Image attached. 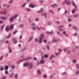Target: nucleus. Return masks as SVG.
Listing matches in <instances>:
<instances>
[{
	"label": "nucleus",
	"mask_w": 79,
	"mask_h": 79,
	"mask_svg": "<svg viewBox=\"0 0 79 79\" xmlns=\"http://www.w3.org/2000/svg\"><path fill=\"white\" fill-rule=\"evenodd\" d=\"M79 74V70H77L76 72V75H77Z\"/></svg>",
	"instance_id": "nucleus-27"
},
{
	"label": "nucleus",
	"mask_w": 79,
	"mask_h": 79,
	"mask_svg": "<svg viewBox=\"0 0 79 79\" xmlns=\"http://www.w3.org/2000/svg\"><path fill=\"white\" fill-rule=\"evenodd\" d=\"M4 69L5 71V74H8V67L7 66H6L4 67Z\"/></svg>",
	"instance_id": "nucleus-5"
},
{
	"label": "nucleus",
	"mask_w": 79,
	"mask_h": 79,
	"mask_svg": "<svg viewBox=\"0 0 79 79\" xmlns=\"http://www.w3.org/2000/svg\"><path fill=\"white\" fill-rule=\"evenodd\" d=\"M3 27H4V25H2L1 27V30L2 31V30H3Z\"/></svg>",
	"instance_id": "nucleus-44"
},
{
	"label": "nucleus",
	"mask_w": 79,
	"mask_h": 79,
	"mask_svg": "<svg viewBox=\"0 0 79 79\" xmlns=\"http://www.w3.org/2000/svg\"><path fill=\"white\" fill-rule=\"evenodd\" d=\"M13 2V0H11L9 2V3H11Z\"/></svg>",
	"instance_id": "nucleus-35"
},
{
	"label": "nucleus",
	"mask_w": 79,
	"mask_h": 79,
	"mask_svg": "<svg viewBox=\"0 0 79 79\" xmlns=\"http://www.w3.org/2000/svg\"><path fill=\"white\" fill-rule=\"evenodd\" d=\"M62 34L64 35V34H66V32H65L64 31H63L62 32Z\"/></svg>",
	"instance_id": "nucleus-43"
},
{
	"label": "nucleus",
	"mask_w": 79,
	"mask_h": 79,
	"mask_svg": "<svg viewBox=\"0 0 79 79\" xmlns=\"http://www.w3.org/2000/svg\"><path fill=\"white\" fill-rule=\"evenodd\" d=\"M46 33L47 34H52L53 33V31H52L51 32L50 31H47Z\"/></svg>",
	"instance_id": "nucleus-15"
},
{
	"label": "nucleus",
	"mask_w": 79,
	"mask_h": 79,
	"mask_svg": "<svg viewBox=\"0 0 79 79\" xmlns=\"http://www.w3.org/2000/svg\"><path fill=\"white\" fill-rule=\"evenodd\" d=\"M59 31H63V26H59Z\"/></svg>",
	"instance_id": "nucleus-13"
},
{
	"label": "nucleus",
	"mask_w": 79,
	"mask_h": 79,
	"mask_svg": "<svg viewBox=\"0 0 79 79\" xmlns=\"http://www.w3.org/2000/svg\"><path fill=\"white\" fill-rule=\"evenodd\" d=\"M15 78H18V74H15Z\"/></svg>",
	"instance_id": "nucleus-41"
},
{
	"label": "nucleus",
	"mask_w": 79,
	"mask_h": 79,
	"mask_svg": "<svg viewBox=\"0 0 79 79\" xmlns=\"http://www.w3.org/2000/svg\"><path fill=\"white\" fill-rule=\"evenodd\" d=\"M7 12V11L6 10L0 11V13H1V14H3V15H6Z\"/></svg>",
	"instance_id": "nucleus-6"
},
{
	"label": "nucleus",
	"mask_w": 79,
	"mask_h": 79,
	"mask_svg": "<svg viewBox=\"0 0 79 79\" xmlns=\"http://www.w3.org/2000/svg\"><path fill=\"white\" fill-rule=\"evenodd\" d=\"M28 58H27L25 59H24V60H20V61H17V63L19 64V63H20V62H22V61H24V60H28Z\"/></svg>",
	"instance_id": "nucleus-8"
},
{
	"label": "nucleus",
	"mask_w": 79,
	"mask_h": 79,
	"mask_svg": "<svg viewBox=\"0 0 79 79\" xmlns=\"http://www.w3.org/2000/svg\"><path fill=\"white\" fill-rule=\"evenodd\" d=\"M57 33L58 35H59V34H60V31H57Z\"/></svg>",
	"instance_id": "nucleus-59"
},
{
	"label": "nucleus",
	"mask_w": 79,
	"mask_h": 79,
	"mask_svg": "<svg viewBox=\"0 0 79 79\" xmlns=\"http://www.w3.org/2000/svg\"><path fill=\"white\" fill-rule=\"evenodd\" d=\"M29 7H32V8H34L35 7L37 6V5H34L31 4L29 5Z\"/></svg>",
	"instance_id": "nucleus-7"
},
{
	"label": "nucleus",
	"mask_w": 79,
	"mask_h": 79,
	"mask_svg": "<svg viewBox=\"0 0 79 79\" xmlns=\"http://www.w3.org/2000/svg\"><path fill=\"white\" fill-rule=\"evenodd\" d=\"M13 40L15 44H17V39L16 38H13Z\"/></svg>",
	"instance_id": "nucleus-12"
},
{
	"label": "nucleus",
	"mask_w": 79,
	"mask_h": 79,
	"mask_svg": "<svg viewBox=\"0 0 79 79\" xmlns=\"http://www.w3.org/2000/svg\"><path fill=\"white\" fill-rule=\"evenodd\" d=\"M11 36V34L9 35L8 36L6 37V39H8V38H10V36Z\"/></svg>",
	"instance_id": "nucleus-37"
},
{
	"label": "nucleus",
	"mask_w": 79,
	"mask_h": 79,
	"mask_svg": "<svg viewBox=\"0 0 79 79\" xmlns=\"http://www.w3.org/2000/svg\"><path fill=\"white\" fill-rule=\"evenodd\" d=\"M78 15L77 14H76V15L74 14V15H73V17H75V18L76 17H78Z\"/></svg>",
	"instance_id": "nucleus-28"
},
{
	"label": "nucleus",
	"mask_w": 79,
	"mask_h": 79,
	"mask_svg": "<svg viewBox=\"0 0 79 79\" xmlns=\"http://www.w3.org/2000/svg\"><path fill=\"white\" fill-rule=\"evenodd\" d=\"M57 42V40H56V38H54L52 41V43H54L55 42Z\"/></svg>",
	"instance_id": "nucleus-16"
},
{
	"label": "nucleus",
	"mask_w": 79,
	"mask_h": 79,
	"mask_svg": "<svg viewBox=\"0 0 79 79\" xmlns=\"http://www.w3.org/2000/svg\"><path fill=\"white\" fill-rule=\"evenodd\" d=\"M17 32H18V31H17V30L14 31L13 34H15V33H17Z\"/></svg>",
	"instance_id": "nucleus-40"
},
{
	"label": "nucleus",
	"mask_w": 79,
	"mask_h": 79,
	"mask_svg": "<svg viewBox=\"0 0 79 79\" xmlns=\"http://www.w3.org/2000/svg\"><path fill=\"white\" fill-rule=\"evenodd\" d=\"M68 21L70 22L71 21H72V19H71V18H69L68 19Z\"/></svg>",
	"instance_id": "nucleus-33"
},
{
	"label": "nucleus",
	"mask_w": 79,
	"mask_h": 79,
	"mask_svg": "<svg viewBox=\"0 0 79 79\" xmlns=\"http://www.w3.org/2000/svg\"><path fill=\"white\" fill-rule=\"evenodd\" d=\"M6 44H8V43H9V41H6Z\"/></svg>",
	"instance_id": "nucleus-61"
},
{
	"label": "nucleus",
	"mask_w": 79,
	"mask_h": 79,
	"mask_svg": "<svg viewBox=\"0 0 79 79\" xmlns=\"http://www.w3.org/2000/svg\"><path fill=\"white\" fill-rule=\"evenodd\" d=\"M64 3H65L66 4V5H70V4H71V3L70 2H69L68 1L66 0L64 1V2L63 3V4H64Z\"/></svg>",
	"instance_id": "nucleus-9"
},
{
	"label": "nucleus",
	"mask_w": 79,
	"mask_h": 79,
	"mask_svg": "<svg viewBox=\"0 0 79 79\" xmlns=\"http://www.w3.org/2000/svg\"><path fill=\"white\" fill-rule=\"evenodd\" d=\"M55 55H54L53 54L51 55V57H50V60H52V58H53V57H55Z\"/></svg>",
	"instance_id": "nucleus-23"
},
{
	"label": "nucleus",
	"mask_w": 79,
	"mask_h": 79,
	"mask_svg": "<svg viewBox=\"0 0 79 79\" xmlns=\"http://www.w3.org/2000/svg\"><path fill=\"white\" fill-rule=\"evenodd\" d=\"M49 12H50V13H53V11L52 10H50L49 11Z\"/></svg>",
	"instance_id": "nucleus-45"
},
{
	"label": "nucleus",
	"mask_w": 79,
	"mask_h": 79,
	"mask_svg": "<svg viewBox=\"0 0 79 79\" xmlns=\"http://www.w3.org/2000/svg\"><path fill=\"white\" fill-rule=\"evenodd\" d=\"M73 35H74V36H76V35H77V34H76V33L73 34Z\"/></svg>",
	"instance_id": "nucleus-52"
},
{
	"label": "nucleus",
	"mask_w": 79,
	"mask_h": 79,
	"mask_svg": "<svg viewBox=\"0 0 79 79\" xmlns=\"http://www.w3.org/2000/svg\"><path fill=\"white\" fill-rule=\"evenodd\" d=\"M72 4L73 5V6H75H75H76V5L75 4V3H74V2H72Z\"/></svg>",
	"instance_id": "nucleus-34"
},
{
	"label": "nucleus",
	"mask_w": 79,
	"mask_h": 79,
	"mask_svg": "<svg viewBox=\"0 0 79 79\" xmlns=\"http://www.w3.org/2000/svg\"><path fill=\"white\" fill-rule=\"evenodd\" d=\"M44 77H45V78H47V75H44Z\"/></svg>",
	"instance_id": "nucleus-47"
},
{
	"label": "nucleus",
	"mask_w": 79,
	"mask_h": 79,
	"mask_svg": "<svg viewBox=\"0 0 79 79\" xmlns=\"http://www.w3.org/2000/svg\"><path fill=\"white\" fill-rule=\"evenodd\" d=\"M14 75V73H13L12 75H10V78H11L13 77V76Z\"/></svg>",
	"instance_id": "nucleus-39"
},
{
	"label": "nucleus",
	"mask_w": 79,
	"mask_h": 79,
	"mask_svg": "<svg viewBox=\"0 0 79 79\" xmlns=\"http://www.w3.org/2000/svg\"><path fill=\"white\" fill-rule=\"evenodd\" d=\"M57 24H59L60 23V22L57 21L56 22Z\"/></svg>",
	"instance_id": "nucleus-62"
},
{
	"label": "nucleus",
	"mask_w": 79,
	"mask_h": 79,
	"mask_svg": "<svg viewBox=\"0 0 79 79\" xmlns=\"http://www.w3.org/2000/svg\"><path fill=\"white\" fill-rule=\"evenodd\" d=\"M67 13H68V12L66 11H65L64 14H64H67Z\"/></svg>",
	"instance_id": "nucleus-54"
},
{
	"label": "nucleus",
	"mask_w": 79,
	"mask_h": 79,
	"mask_svg": "<svg viewBox=\"0 0 79 79\" xmlns=\"http://www.w3.org/2000/svg\"><path fill=\"white\" fill-rule=\"evenodd\" d=\"M51 6L52 8H55V6H57V5L56 4H54V5L52 4Z\"/></svg>",
	"instance_id": "nucleus-20"
},
{
	"label": "nucleus",
	"mask_w": 79,
	"mask_h": 79,
	"mask_svg": "<svg viewBox=\"0 0 79 79\" xmlns=\"http://www.w3.org/2000/svg\"><path fill=\"white\" fill-rule=\"evenodd\" d=\"M75 9H73L72 11V13L73 14L74 13V12L77 10V6H75Z\"/></svg>",
	"instance_id": "nucleus-11"
},
{
	"label": "nucleus",
	"mask_w": 79,
	"mask_h": 79,
	"mask_svg": "<svg viewBox=\"0 0 79 79\" xmlns=\"http://www.w3.org/2000/svg\"><path fill=\"white\" fill-rule=\"evenodd\" d=\"M0 18L2 20H5V19L7 18V17H3V16H1Z\"/></svg>",
	"instance_id": "nucleus-10"
},
{
	"label": "nucleus",
	"mask_w": 79,
	"mask_h": 79,
	"mask_svg": "<svg viewBox=\"0 0 79 79\" xmlns=\"http://www.w3.org/2000/svg\"><path fill=\"white\" fill-rule=\"evenodd\" d=\"M6 31H9V29H8V27L7 26L6 27Z\"/></svg>",
	"instance_id": "nucleus-31"
},
{
	"label": "nucleus",
	"mask_w": 79,
	"mask_h": 79,
	"mask_svg": "<svg viewBox=\"0 0 79 79\" xmlns=\"http://www.w3.org/2000/svg\"><path fill=\"white\" fill-rule=\"evenodd\" d=\"M32 39V37H31L29 38V40H28V42H30V41H31V40Z\"/></svg>",
	"instance_id": "nucleus-25"
},
{
	"label": "nucleus",
	"mask_w": 79,
	"mask_h": 79,
	"mask_svg": "<svg viewBox=\"0 0 79 79\" xmlns=\"http://www.w3.org/2000/svg\"><path fill=\"white\" fill-rule=\"evenodd\" d=\"M53 77V75H51V77H50V78L51 79H52V77Z\"/></svg>",
	"instance_id": "nucleus-56"
},
{
	"label": "nucleus",
	"mask_w": 79,
	"mask_h": 79,
	"mask_svg": "<svg viewBox=\"0 0 79 79\" xmlns=\"http://www.w3.org/2000/svg\"><path fill=\"white\" fill-rule=\"evenodd\" d=\"M55 55H56V56L59 55V53H55Z\"/></svg>",
	"instance_id": "nucleus-48"
},
{
	"label": "nucleus",
	"mask_w": 79,
	"mask_h": 79,
	"mask_svg": "<svg viewBox=\"0 0 79 79\" xmlns=\"http://www.w3.org/2000/svg\"><path fill=\"white\" fill-rule=\"evenodd\" d=\"M34 41L35 42H38V39H37V38H36L34 39Z\"/></svg>",
	"instance_id": "nucleus-32"
},
{
	"label": "nucleus",
	"mask_w": 79,
	"mask_h": 79,
	"mask_svg": "<svg viewBox=\"0 0 79 79\" xmlns=\"http://www.w3.org/2000/svg\"><path fill=\"white\" fill-rule=\"evenodd\" d=\"M48 58V54H46L44 56H42V58Z\"/></svg>",
	"instance_id": "nucleus-17"
},
{
	"label": "nucleus",
	"mask_w": 79,
	"mask_h": 79,
	"mask_svg": "<svg viewBox=\"0 0 79 79\" xmlns=\"http://www.w3.org/2000/svg\"><path fill=\"white\" fill-rule=\"evenodd\" d=\"M9 52L10 53L12 52V50L11 49V47H9Z\"/></svg>",
	"instance_id": "nucleus-22"
},
{
	"label": "nucleus",
	"mask_w": 79,
	"mask_h": 79,
	"mask_svg": "<svg viewBox=\"0 0 79 79\" xmlns=\"http://www.w3.org/2000/svg\"><path fill=\"white\" fill-rule=\"evenodd\" d=\"M27 10L28 11H31L30 9H27Z\"/></svg>",
	"instance_id": "nucleus-60"
},
{
	"label": "nucleus",
	"mask_w": 79,
	"mask_h": 79,
	"mask_svg": "<svg viewBox=\"0 0 79 79\" xmlns=\"http://www.w3.org/2000/svg\"><path fill=\"white\" fill-rule=\"evenodd\" d=\"M44 43H47V40H44Z\"/></svg>",
	"instance_id": "nucleus-50"
},
{
	"label": "nucleus",
	"mask_w": 79,
	"mask_h": 79,
	"mask_svg": "<svg viewBox=\"0 0 79 79\" xmlns=\"http://www.w3.org/2000/svg\"><path fill=\"white\" fill-rule=\"evenodd\" d=\"M44 62H45L44 59L42 58L41 60L40 61V63L41 64H43V63H44Z\"/></svg>",
	"instance_id": "nucleus-14"
},
{
	"label": "nucleus",
	"mask_w": 79,
	"mask_h": 79,
	"mask_svg": "<svg viewBox=\"0 0 79 79\" xmlns=\"http://www.w3.org/2000/svg\"><path fill=\"white\" fill-rule=\"evenodd\" d=\"M0 69L1 71L3 70V67H0Z\"/></svg>",
	"instance_id": "nucleus-42"
},
{
	"label": "nucleus",
	"mask_w": 79,
	"mask_h": 79,
	"mask_svg": "<svg viewBox=\"0 0 79 79\" xmlns=\"http://www.w3.org/2000/svg\"><path fill=\"white\" fill-rule=\"evenodd\" d=\"M66 73L65 72H64L62 73V76H63L64 75H66Z\"/></svg>",
	"instance_id": "nucleus-38"
},
{
	"label": "nucleus",
	"mask_w": 79,
	"mask_h": 79,
	"mask_svg": "<svg viewBox=\"0 0 79 79\" xmlns=\"http://www.w3.org/2000/svg\"><path fill=\"white\" fill-rule=\"evenodd\" d=\"M26 4H25V3H24L22 6V7H24V6H25V5Z\"/></svg>",
	"instance_id": "nucleus-51"
},
{
	"label": "nucleus",
	"mask_w": 79,
	"mask_h": 79,
	"mask_svg": "<svg viewBox=\"0 0 79 79\" xmlns=\"http://www.w3.org/2000/svg\"><path fill=\"white\" fill-rule=\"evenodd\" d=\"M47 48L48 50H49V46L48 45H47Z\"/></svg>",
	"instance_id": "nucleus-55"
},
{
	"label": "nucleus",
	"mask_w": 79,
	"mask_h": 79,
	"mask_svg": "<svg viewBox=\"0 0 79 79\" xmlns=\"http://www.w3.org/2000/svg\"><path fill=\"white\" fill-rule=\"evenodd\" d=\"M2 23H3V22L1 20H0V23L2 24Z\"/></svg>",
	"instance_id": "nucleus-49"
},
{
	"label": "nucleus",
	"mask_w": 79,
	"mask_h": 79,
	"mask_svg": "<svg viewBox=\"0 0 79 79\" xmlns=\"http://www.w3.org/2000/svg\"><path fill=\"white\" fill-rule=\"evenodd\" d=\"M44 38V34H41L40 35V38H39V42L40 43H42V39Z\"/></svg>",
	"instance_id": "nucleus-3"
},
{
	"label": "nucleus",
	"mask_w": 79,
	"mask_h": 79,
	"mask_svg": "<svg viewBox=\"0 0 79 79\" xmlns=\"http://www.w3.org/2000/svg\"><path fill=\"white\" fill-rule=\"evenodd\" d=\"M32 65L33 64L32 63L29 64V63H27L24 64L23 66L26 67L28 66V69H31V68H32V67H33Z\"/></svg>",
	"instance_id": "nucleus-2"
},
{
	"label": "nucleus",
	"mask_w": 79,
	"mask_h": 79,
	"mask_svg": "<svg viewBox=\"0 0 79 79\" xmlns=\"http://www.w3.org/2000/svg\"><path fill=\"white\" fill-rule=\"evenodd\" d=\"M6 77V76H4V77H2V78L1 79H5Z\"/></svg>",
	"instance_id": "nucleus-53"
},
{
	"label": "nucleus",
	"mask_w": 79,
	"mask_h": 79,
	"mask_svg": "<svg viewBox=\"0 0 79 79\" xmlns=\"http://www.w3.org/2000/svg\"><path fill=\"white\" fill-rule=\"evenodd\" d=\"M76 67L77 68L79 69V65L78 64H76Z\"/></svg>",
	"instance_id": "nucleus-29"
},
{
	"label": "nucleus",
	"mask_w": 79,
	"mask_h": 79,
	"mask_svg": "<svg viewBox=\"0 0 79 79\" xmlns=\"http://www.w3.org/2000/svg\"><path fill=\"white\" fill-rule=\"evenodd\" d=\"M25 49H26V48H23L22 49V51H24V50H25Z\"/></svg>",
	"instance_id": "nucleus-58"
},
{
	"label": "nucleus",
	"mask_w": 79,
	"mask_h": 79,
	"mask_svg": "<svg viewBox=\"0 0 79 79\" xmlns=\"http://www.w3.org/2000/svg\"><path fill=\"white\" fill-rule=\"evenodd\" d=\"M17 17V15H15L13 17H11L9 19L10 21V22H12V21H14V19H16V18Z\"/></svg>",
	"instance_id": "nucleus-4"
},
{
	"label": "nucleus",
	"mask_w": 79,
	"mask_h": 79,
	"mask_svg": "<svg viewBox=\"0 0 79 79\" xmlns=\"http://www.w3.org/2000/svg\"><path fill=\"white\" fill-rule=\"evenodd\" d=\"M51 23H50V22L48 23V24L49 25H51Z\"/></svg>",
	"instance_id": "nucleus-63"
},
{
	"label": "nucleus",
	"mask_w": 79,
	"mask_h": 79,
	"mask_svg": "<svg viewBox=\"0 0 79 79\" xmlns=\"http://www.w3.org/2000/svg\"><path fill=\"white\" fill-rule=\"evenodd\" d=\"M35 21H38L39 20V19H38V18H36L35 19Z\"/></svg>",
	"instance_id": "nucleus-46"
},
{
	"label": "nucleus",
	"mask_w": 79,
	"mask_h": 79,
	"mask_svg": "<svg viewBox=\"0 0 79 79\" xmlns=\"http://www.w3.org/2000/svg\"><path fill=\"white\" fill-rule=\"evenodd\" d=\"M13 25H11L10 26V29H13Z\"/></svg>",
	"instance_id": "nucleus-30"
},
{
	"label": "nucleus",
	"mask_w": 79,
	"mask_h": 79,
	"mask_svg": "<svg viewBox=\"0 0 79 79\" xmlns=\"http://www.w3.org/2000/svg\"><path fill=\"white\" fill-rule=\"evenodd\" d=\"M11 36V34L9 35L8 36L6 37V39H8V38H10V36Z\"/></svg>",
	"instance_id": "nucleus-36"
},
{
	"label": "nucleus",
	"mask_w": 79,
	"mask_h": 79,
	"mask_svg": "<svg viewBox=\"0 0 79 79\" xmlns=\"http://www.w3.org/2000/svg\"><path fill=\"white\" fill-rule=\"evenodd\" d=\"M3 57H4V56L3 55H2L0 57V61H2V60L3 59Z\"/></svg>",
	"instance_id": "nucleus-18"
},
{
	"label": "nucleus",
	"mask_w": 79,
	"mask_h": 79,
	"mask_svg": "<svg viewBox=\"0 0 79 79\" xmlns=\"http://www.w3.org/2000/svg\"><path fill=\"white\" fill-rule=\"evenodd\" d=\"M31 26H32V28L33 30H36L37 28L38 31H40V30H42V28L38 27L37 26H35V24L34 23H31Z\"/></svg>",
	"instance_id": "nucleus-1"
},
{
	"label": "nucleus",
	"mask_w": 79,
	"mask_h": 79,
	"mask_svg": "<svg viewBox=\"0 0 79 79\" xmlns=\"http://www.w3.org/2000/svg\"><path fill=\"white\" fill-rule=\"evenodd\" d=\"M43 12V9L42 8H41V9H40L38 11V13H42Z\"/></svg>",
	"instance_id": "nucleus-21"
},
{
	"label": "nucleus",
	"mask_w": 79,
	"mask_h": 79,
	"mask_svg": "<svg viewBox=\"0 0 79 79\" xmlns=\"http://www.w3.org/2000/svg\"><path fill=\"white\" fill-rule=\"evenodd\" d=\"M73 63H76V60H73Z\"/></svg>",
	"instance_id": "nucleus-57"
},
{
	"label": "nucleus",
	"mask_w": 79,
	"mask_h": 79,
	"mask_svg": "<svg viewBox=\"0 0 79 79\" xmlns=\"http://www.w3.org/2000/svg\"><path fill=\"white\" fill-rule=\"evenodd\" d=\"M73 29H74V30H76L77 31V27H76V26H73Z\"/></svg>",
	"instance_id": "nucleus-24"
},
{
	"label": "nucleus",
	"mask_w": 79,
	"mask_h": 79,
	"mask_svg": "<svg viewBox=\"0 0 79 79\" xmlns=\"http://www.w3.org/2000/svg\"><path fill=\"white\" fill-rule=\"evenodd\" d=\"M3 6H6V7H7V8H9V5H7V4H5L3 5Z\"/></svg>",
	"instance_id": "nucleus-19"
},
{
	"label": "nucleus",
	"mask_w": 79,
	"mask_h": 79,
	"mask_svg": "<svg viewBox=\"0 0 79 79\" xmlns=\"http://www.w3.org/2000/svg\"><path fill=\"white\" fill-rule=\"evenodd\" d=\"M14 68H15V67L13 65L12 66V69H14Z\"/></svg>",
	"instance_id": "nucleus-64"
},
{
	"label": "nucleus",
	"mask_w": 79,
	"mask_h": 79,
	"mask_svg": "<svg viewBox=\"0 0 79 79\" xmlns=\"http://www.w3.org/2000/svg\"><path fill=\"white\" fill-rule=\"evenodd\" d=\"M37 73L38 74H39L40 75V74H41V72H40V71L39 70L38 71Z\"/></svg>",
	"instance_id": "nucleus-26"
}]
</instances>
